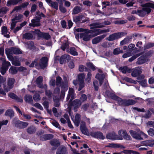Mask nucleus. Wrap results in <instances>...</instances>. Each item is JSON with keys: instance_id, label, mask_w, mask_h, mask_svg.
<instances>
[{"instance_id": "1", "label": "nucleus", "mask_w": 154, "mask_h": 154, "mask_svg": "<svg viewBox=\"0 0 154 154\" xmlns=\"http://www.w3.org/2000/svg\"><path fill=\"white\" fill-rule=\"evenodd\" d=\"M106 94L109 97L117 101L118 105L120 106H126L133 105L135 104L137 102V101L133 99H123L117 96L115 94L112 93L109 91H106Z\"/></svg>"}, {"instance_id": "2", "label": "nucleus", "mask_w": 154, "mask_h": 154, "mask_svg": "<svg viewBox=\"0 0 154 154\" xmlns=\"http://www.w3.org/2000/svg\"><path fill=\"white\" fill-rule=\"evenodd\" d=\"M129 132L131 135L135 139H143L147 137V135L146 134L140 130L137 131V132L133 130H131Z\"/></svg>"}, {"instance_id": "3", "label": "nucleus", "mask_w": 154, "mask_h": 154, "mask_svg": "<svg viewBox=\"0 0 154 154\" xmlns=\"http://www.w3.org/2000/svg\"><path fill=\"white\" fill-rule=\"evenodd\" d=\"M126 34V33L123 32L114 33L110 35L108 38H107V40L110 41H113L115 39L120 38Z\"/></svg>"}, {"instance_id": "4", "label": "nucleus", "mask_w": 154, "mask_h": 154, "mask_svg": "<svg viewBox=\"0 0 154 154\" xmlns=\"http://www.w3.org/2000/svg\"><path fill=\"white\" fill-rule=\"evenodd\" d=\"M65 77L63 78L64 81L63 82L61 77L58 76L56 77V85L57 86H60L61 88L63 87L65 88V86H68V82L67 80L65 79Z\"/></svg>"}, {"instance_id": "5", "label": "nucleus", "mask_w": 154, "mask_h": 154, "mask_svg": "<svg viewBox=\"0 0 154 154\" xmlns=\"http://www.w3.org/2000/svg\"><path fill=\"white\" fill-rule=\"evenodd\" d=\"M69 106H73V110L75 112L77 111L78 108L80 106L82 105V102L81 101L78 99H75L74 100H72L71 101H69Z\"/></svg>"}, {"instance_id": "6", "label": "nucleus", "mask_w": 154, "mask_h": 154, "mask_svg": "<svg viewBox=\"0 0 154 154\" xmlns=\"http://www.w3.org/2000/svg\"><path fill=\"white\" fill-rule=\"evenodd\" d=\"M35 33L37 35L38 38H44L46 40H49L51 38V36L48 33L43 32L40 31L39 29H36L35 30Z\"/></svg>"}, {"instance_id": "7", "label": "nucleus", "mask_w": 154, "mask_h": 154, "mask_svg": "<svg viewBox=\"0 0 154 154\" xmlns=\"http://www.w3.org/2000/svg\"><path fill=\"white\" fill-rule=\"evenodd\" d=\"M48 59L46 57H42L40 59L39 65L42 69H44L48 66Z\"/></svg>"}, {"instance_id": "8", "label": "nucleus", "mask_w": 154, "mask_h": 154, "mask_svg": "<svg viewBox=\"0 0 154 154\" xmlns=\"http://www.w3.org/2000/svg\"><path fill=\"white\" fill-rule=\"evenodd\" d=\"M106 138L108 139L111 140H123L122 137L121 136H118L114 132L107 134L106 135Z\"/></svg>"}, {"instance_id": "9", "label": "nucleus", "mask_w": 154, "mask_h": 154, "mask_svg": "<svg viewBox=\"0 0 154 154\" xmlns=\"http://www.w3.org/2000/svg\"><path fill=\"white\" fill-rule=\"evenodd\" d=\"M89 31L88 32H84L81 33H80V38H82L84 41L88 42L90 40L91 38V35H89Z\"/></svg>"}, {"instance_id": "10", "label": "nucleus", "mask_w": 154, "mask_h": 154, "mask_svg": "<svg viewBox=\"0 0 154 154\" xmlns=\"http://www.w3.org/2000/svg\"><path fill=\"white\" fill-rule=\"evenodd\" d=\"M12 124L13 125H28L27 122H22L17 117L14 118L12 120Z\"/></svg>"}, {"instance_id": "11", "label": "nucleus", "mask_w": 154, "mask_h": 154, "mask_svg": "<svg viewBox=\"0 0 154 154\" xmlns=\"http://www.w3.org/2000/svg\"><path fill=\"white\" fill-rule=\"evenodd\" d=\"M119 136H121L122 138H124L127 140H130L131 137L129 135L127 134L126 131L125 130H120L118 131Z\"/></svg>"}, {"instance_id": "12", "label": "nucleus", "mask_w": 154, "mask_h": 154, "mask_svg": "<svg viewBox=\"0 0 154 154\" xmlns=\"http://www.w3.org/2000/svg\"><path fill=\"white\" fill-rule=\"evenodd\" d=\"M75 92L73 89L72 88H70L69 89L68 94L66 98V100L68 101L69 99L70 102L72 100L75 98Z\"/></svg>"}, {"instance_id": "13", "label": "nucleus", "mask_w": 154, "mask_h": 154, "mask_svg": "<svg viewBox=\"0 0 154 154\" xmlns=\"http://www.w3.org/2000/svg\"><path fill=\"white\" fill-rule=\"evenodd\" d=\"M70 56L69 55H63L60 59V63L63 64L66 62H68L70 60Z\"/></svg>"}, {"instance_id": "14", "label": "nucleus", "mask_w": 154, "mask_h": 154, "mask_svg": "<svg viewBox=\"0 0 154 154\" xmlns=\"http://www.w3.org/2000/svg\"><path fill=\"white\" fill-rule=\"evenodd\" d=\"M106 35V34H103L94 38L92 40V43L93 44H96L100 42Z\"/></svg>"}, {"instance_id": "15", "label": "nucleus", "mask_w": 154, "mask_h": 154, "mask_svg": "<svg viewBox=\"0 0 154 154\" xmlns=\"http://www.w3.org/2000/svg\"><path fill=\"white\" fill-rule=\"evenodd\" d=\"M137 60L136 63L138 65L142 64L147 61V59L144 54L139 57Z\"/></svg>"}, {"instance_id": "16", "label": "nucleus", "mask_w": 154, "mask_h": 154, "mask_svg": "<svg viewBox=\"0 0 154 154\" xmlns=\"http://www.w3.org/2000/svg\"><path fill=\"white\" fill-rule=\"evenodd\" d=\"M90 135L94 138L102 140H103L105 138V137L103 136V134L99 132L95 133H91Z\"/></svg>"}, {"instance_id": "17", "label": "nucleus", "mask_w": 154, "mask_h": 154, "mask_svg": "<svg viewBox=\"0 0 154 154\" xmlns=\"http://www.w3.org/2000/svg\"><path fill=\"white\" fill-rule=\"evenodd\" d=\"M27 45L29 50H32L33 51L35 52L38 50V49H37L38 50H37L36 47L34 45V42L32 41H30L28 42Z\"/></svg>"}, {"instance_id": "18", "label": "nucleus", "mask_w": 154, "mask_h": 154, "mask_svg": "<svg viewBox=\"0 0 154 154\" xmlns=\"http://www.w3.org/2000/svg\"><path fill=\"white\" fill-rule=\"evenodd\" d=\"M75 125H79L81 120V116L79 114H76L75 119L72 118Z\"/></svg>"}, {"instance_id": "19", "label": "nucleus", "mask_w": 154, "mask_h": 154, "mask_svg": "<svg viewBox=\"0 0 154 154\" xmlns=\"http://www.w3.org/2000/svg\"><path fill=\"white\" fill-rule=\"evenodd\" d=\"M22 2V0H9L7 2L6 5L8 7L11 5H14L18 3H21Z\"/></svg>"}, {"instance_id": "20", "label": "nucleus", "mask_w": 154, "mask_h": 154, "mask_svg": "<svg viewBox=\"0 0 154 154\" xmlns=\"http://www.w3.org/2000/svg\"><path fill=\"white\" fill-rule=\"evenodd\" d=\"M91 31H92V32H95L96 33L97 35H98L103 33L109 32V29H108L100 30V29H95L91 30Z\"/></svg>"}, {"instance_id": "21", "label": "nucleus", "mask_w": 154, "mask_h": 154, "mask_svg": "<svg viewBox=\"0 0 154 154\" xmlns=\"http://www.w3.org/2000/svg\"><path fill=\"white\" fill-rule=\"evenodd\" d=\"M56 154H67V150L65 147L60 146L57 149Z\"/></svg>"}, {"instance_id": "22", "label": "nucleus", "mask_w": 154, "mask_h": 154, "mask_svg": "<svg viewBox=\"0 0 154 154\" xmlns=\"http://www.w3.org/2000/svg\"><path fill=\"white\" fill-rule=\"evenodd\" d=\"M43 78L41 76L38 77L36 80L35 83L37 85L38 87L40 88H43V87L42 84Z\"/></svg>"}, {"instance_id": "23", "label": "nucleus", "mask_w": 154, "mask_h": 154, "mask_svg": "<svg viewBox=\"0 0 154 154\" xmlns=\"http://www.w3.org/2000/svg\"><path fill=\"white\" fill-rule=\"evenodd\" d=\"M142 146H152L154 145V140H149L142 141L141 142Z\"/></svg>"}, {"instance_id": "24", "label": "nucleus", "mask_w": 154, "mask_h": 154, "mask_svg": "<svg viewBox=\"0 0 154 154\" xmlns=\"http://www.w3.org/2000/svg\"><path fill=\"white\" fill-rule=\"evenodd\" d=\"M50 144L54 147L52 148L53 150H55L60 145L59 141L57 139H54L50 142Z\"/></svg>"}, {"instance_id": "25", "label": "nucleus", "mask_w": 154, "mask_h": 154, "mask_svg": "<svg viewBox=\"0 0 154 154\" xmlns=\"http://www.w3.org/2000/svg\"><path fill=\"white\" fill-rule=\"evenodd\" d=\"M66 51L72 55L77 56L78 55V52L76 51V49L74 47H71L69 48H67Z\"/></svg>"}, {"instance_id": "26", "label": "nucleus", "mask_w": 154, "mask_h": 154, "mask_svg": "<svg viewBox=\"0 0 154 154\" xmlns=\"http://www.w3.org/2000/svg\"><path fill=\"white\" fill-rule=\"evenodd\" d=\"M9 52H12L14 54H19L22 53L20 49L14 47H12L10 49H9Z\"/></svg>"}, {"instance_id": "27", "label": "nucleus", "mask_w": 154, "mask_h": 154, "mask_svg": "<svg viewBox=\"0 0 154 154\" xmlns=\"http://www.w3.org/2000/svg\"><path fill=\"white\" fill-rule=\"evenodd\" d=\"M119 70L122 73L125 74L126 72L130 73L131 72V69L129 68L127 66H125L119 68Z\"/></svg>"}, {"instance_id": "28", "label": "nucleus", "mask_w": 154, "mask_h": 154, "mask_svg": "<svg viewBox=\"0 0 154 154\" xmlns=\"http://www.w3.org/2000/svg\"><path fill=\"white\" fill-rule=\"evenodd\" d=\"M142 73L141 71L139 69H136L133 70L131 72V75L134 77L139 76Z\"/></svg>"}, {"instance_id": "29", "label": "nucleus", "mask_w": 154, "mask_h": 154, "mask_svg": "<svg viewBox=\"0 0 154 154\" xmlns=\"http://www.w3.org/2000/svg\"><path fill=\"white\" fill-rule=\"evenodd\" d=\"M5 115L10 117V118L13 117L14 116V112L12 109H7L5 113Z\"/></svg>"}, {"instance_id": "30", "label": "nucleus", "mask_w": 154, "mask_h": 154, "mask_svg": "<svg viewBox=\"0 0 154 154\" xmlns=\"http://www.w3.org/2000/svg\"><path fill=\"white\" fill-rule=\"evenodd\" d=\"M86 65L87 67V68L89 69V71H90V70L94 71L96 69V67L91 62H88L86 64Z\"/></svg>"}, {"instance_id": "31", "label": "nucleus", "mask_w": 154, "mask_h": 154, "mask_svg": "<svg viewBox=\"0 0 154 154\" xmlns=\"http://www.w3.org/2000/svg\"><path fill=\"white\" fill-rule=\"evenodd\" d=\"M9 10V9L7 7H3L0 8V17H2Z\"/></svg>"}, {"instance_id": "32", "label": "nucleus", "mask_w": 154, "mask_h": 154, "mask_svg": "<svg viewBox=\"0 0 154 154\" xmlns=\"http://www.w3.org/2000/svg\"><path fill=\"white\" fill-rule=\"evenodd\" d=\"M33 35L30 33H26L23 35V38L27 40L32 39L33 38Z\"/></svg>"}, {"instance_id": "33", "label": "nucleus", "mask_w": 154, "mask_h": 154, "mask_svg": "<svg viewBox=\"0 0 154 154\" xmlns=\"http://www.w3.org/2000/svg\"><path fill=\"white\" fill-rule=\"evenodd\" d=\"M31 22L32 23H30L29 24V26H30L35 27V26H38L41 25L40 23H38V21L35 19H32L31 20Z\"/></svg>"}, {"instance_id": "34", "label": "nucleus", "mask_w": 154, "mask_h": 154, "mask_svg": "<svg viewBox=\"0 0 154 154\" xmlns=\"http://www.w3.org/2000/svg\"><path fill=\"white\" fill-rule=\"evenodd\" d=\"M24 99L26 102L31 103L33 102L32 97L31 95L29 94L25 95Z\"/></svg>"}, {"instance_id": "35", "label": "nucleus", "mask_w": 154, "mask_h": 154, "mask_svg": "<svg viewBox=\"0 0 154 154\" xmlns=\"http://www.w3.org/2000/svg\"><path fill=\"white\" fill-rule=\"evenodd\" d=\"M61 88H62V90L61 92L60 97L61 99H63L65 94V92L68 90V86H65V88L63 87Z\"/></svg>"}, {"instance_id": "36", "label": "nucleus", "mask_w": 154, "mask_h": 154, "mask_svg": "<svg viewBox=\"0 0 154 154\" xmlns=\"http://www.w3.org/2000/svg\"><path fill=\"white\" fill-rule=\"evenodd\" d=\"M53 137V136L52 134L44 135L42 136L40 138V140H49Z\"/></svg>"}, {"instance_id": "37", "label": "nucleus", "mask_w": 154, "mask_h": 154, "mask_svg": "<svg viewBox=\"0 0 154 154\" xmlns=\"http://www.w3.org/2000/svg\"><path fill=\"white\" fill-rule=\"evenodd\" d=\"M23 15L21 14H19L17 16H15L14 18L11 19V21H17V22L21 21V19L23 18Z\"/></svg>"}, {"instance_id": "38", "label": "nucleus", "mask_w": 154, "mask_h": 154, "mask_svg": "<svg viewBox=\"0 0 154 154\" xmlns=\"http://www.w3.org/2000/svg\"><path fill=\"white\" fill-rule=\"evenodd\" d=\"M137 13V14L140 17H144L146 15V13L144 12V11L142 9L141 10H137V11H135L134 12V11L132 12V14Z\"/></svg>"}, {"instance_id": "39", "label": "nucleus", "mask_w": 154, "mask_h": 154, "mask_svg": "<svg viewBox=\"0 0 154 154\" xmlns=\"http://www.w3.org/2000/svg\"><path fill=\"white\" fill-rule=\"evenodd\" d=\"M82 8L79 6H76L73 9L72 14H77L81 11Z\"/></svg>"}, {"instance_id": "40", "label": "nucleus", "mask_w": 154, "mask_h": 154, "mask_svg": "<svg viewBox=\"0 0 154 154\" xmlns=\"http://www.w3.org/2000/svg\"><path fill=\"white\" fill-rule=\"evenodd\" d=\"M85 76L84 73H81L78 75V79L79 82H84Z\"/></svg>"}, {"instance_id": "41", "label": "nucleus", "mask_w": 154, "mask_h": 154, "mask_svg": "<svg viewBox=\"0 0 154 154\" xmlns=\"http://www.w3.org/2000/svg\"><path fill=\"white\" fill-rule=\"evenodd\" d=\"M124 52L121 48H117L114 49L113 50V53L114 55H118L119 54L123 53Z\"/></svg>"}, {"instance_id": "42", "label": "nucleus", "mask_w": 154, "mask_h": 154, "mask_svg": "<svg viewBox=\"0 0 154 154\" xmlns=\"http://www.w3.org/2000/svg\"><path fill=\"white\" fill-rule=\"evenodd\" d=\"M80 129L82 133L86 135H88L89 132L85 126H81Z\"/></svg>"}, {"instance_id": "43", "label": "nucleus", "mask_w": 154, "mask_h": 154, "mask_svg": "<svg viewBox=\"0 0 154 154\" xmlns=\"http://www.w3.org/2000/svg\"><path fill=\"white\" fill-rule=\"evenodd\" d=\"M9 72L12 75L16 74L18 70L17 69V67L15 66H12L9 70Z\"/></svg>"}, {"instance_id": "44", "label": "nucleus", "mask_w": 154, "mask_h": 154, "mask_svg": "<svg viewBox=\"0 0 154 154\" xmlns=\"http://www.w3.org/2000/svg\"><path fill=\"white\" fill-rule=\"evenodd\" d=\"M79 71L81 72H82L84 71L85 72L89 71V69H88L86 66L83 65H81L79 66Z\"/></svg>"}, {"instance_id": "45", "label": "nucleus", "mask_w": 154, "mask_h": 154, "mask_svg": "<svg viewBox=\"0 0 154 154\" xmlns=\"http://www.w3.org/2000/svg\"><path fill=\"white\" fill-rule=\"evenodd\" d=\"M131 36H127L126 38H125L123 40L120 42V45H124L129 41V39H131Z\"/></svg>"}, {"instance_id": "46", "label": "nucleus", "mask_w": 154, "mask_h": 154, "mask_svg": "<svg viewBox=\"0 0 154 154\" xmlns=\"http://www.w3.org/2000/svg\"><path fill=\"white\" fill-rule=\"evenodd\" d=\"M109 147L114 148H125V147L122 145L118 144L112 143L109 144Z\"/></svg>"}, {"instance_id": "47", "label": "nucleus", "mask_w": 154, "mask_h": 154, "mask_svg": "<svg viewBox=\"0 0 154 154\" xmlns=\"http://www.w3.org/2000/svg\"><path fill=\"white\" fill-rule=\"evenodd\" d=\"M143 53V52L140 53L132 56L129 59L128 61L130 62L133 61L135 59L142 54Z\"/></svg>"}, {"instance_id": "48", "label": "nucleus", "mask_w": 154, "mask_h": 154, "mask_svg": "<svg viewBox=\"0 0 154 154\" xmlns=\"http://www.w3.org/2000/svg\"><path fill=\"white\" fill-rule=\"evenodd\" d=\"M140 6L141 7H150L154 9V4L150 2H147L145 4L141 5Z\"/></svg>"}, {"instance_id": "49", "label": "nucleus", "mask_w": 154, "mask_h": 154, "mask_svg": "<svg viewBox=\"0 0 154 154\" xmlns=\"http://www.w3.org/2000/svg\"><path fill=\"white\" fill-rule=\"evenodd\" d=\"M154 47V43L149 42L144 46V50Z\"/></svg>"}, {"instance_id": "50", "label": "nucleus", "mask_w": 154, "mask_h": 154, "mask_svg": "<svg viewBox=\"0 0 154 154\" xmlns=\"http://www.w3.org/2000/svg\"><path fill=\"white\" fill-rule=\"evenodd\" d=\"M83 16L82 15L77 16L74 17L73 18V21L76 23L81 21L82 19Z\"/></svg>"}, {"instance_id": "51", "label": "nucleus", "mask_w": 154, "mask_h": 154, "mask_svg": "<svg viewBox=\"0 0 154 154\" xmlns=\"http://www.w3.org/2000/svg\"><path fill=\"white\" fill-rule=\"evenodd\" d=\"M95 78L98 80H103L105 78V75L103 74L97 73L96 75Z\"/></svg>"}, {"instance_id": "52", "label": "nucleus", "mask_w": 154, "mask_h": 154, "mask_svg": "<svg viewBox=\"0 0 154 154\" xmlns=\"http://www.w3.org/2000/svg\"><path fill=\"white\" fill-rule=\"evenodd\" d=\"M138 82L139 83V84L142 87H146L147 86V80L146 79H144L141 81H138Z\"/></svg>"}, {"instance_id": "53", "label": "nucleus", "mask_w": 154, "mask_h": 154, "mask_svg": "<svg viewBox=\"0 0 154 154\" xmlns=\"http://www.w3.org/2000/svg\"><path fill=\"white\" fill-rule=\"evenodd\" d=\"M8 67H6L3 66H2L0 68V72L2 75H4L6 73V72L8 69Z\"/></svg>"}, {"instance_id": "54", "label": "nucleus", "mask_w": 154, "mask_h": 154, "mask_svg": "<svg viewBox=\"0 0 154 154\" xmlns=\"http://www.w3.org/2000/svg\"><path fill=\"white\" fill-rule=\"evenodd\" d=\"M54 106L57 107H59L60 105V104L59 102V99H58L57 98L54 100Z\"/></svg>"}, {"instance_id": "55", "label": "nucleus", "mask_w": 154, "mask_h": 154, "mask_svg": "<svg viewBox=\"0 0 154 154\" xmlns=\"http://www.w3.org/2000/svg\"><path fill=\"white\" fill-rule=\"evenodd\" d=\"M12 64L16 66H20L21 64L19 61L17 60H12Z\"/></svg>"}, {"instance_id": "56", "label": "nucleus", "mask_w": 154, "mask_h": 154, "mask_svg": "<svg viewBox=\"0 0 154 154\" xmlns=\"http://www.w3.org/2000/svg\"><path fill=\"white\" fill-rule=\"evenodd\" d=\"M51 7L56 9V10L58 9V5L57 2H53L50 5Z\"/></svg>"}, {"instance_id": "57", "label": "nucleus", "mask_w": 154, "mask_h": 154, "mask_svg": "<svg viewBox=\"0 0 154 154\" xmlns=\"http://www.w3.org/2000/svg\"><path fill=\"white\" fill-rule=\"evenodd\" d=\"M11 66L10 63L8 61H6L5 60H4L3 62L2 66H3L6 67H8L9 68V67Z\"/></svg>"}, {"instance_id": "58", "label": "nucleus", "mask_w": 154, "mask_h": 154, "mask_svg": "<svg viewBox=\"0 0 154 154\" xmlns=\"http://www.w3.org/2000/svg\"><path fill=\"white\" fill-rule=\"evenodd\" d=\"M124 152L126 154L133 153L134 154H138V153L135 151L130 150H124Z\"/></svg>"}, {"instance_id": "59", "label": "nucleus", "mask_w": 154, "mask_h": 154, "mask_svg": "<svg viewBox=\"0 0 154 154\" xmlns=\"http://www.w3.org/2000/svg\"><path fill=\"white\" fill-rule=\"evenodd\" d=\"M87 95L85 94H82L79 100L81 101L82 102H84L87 100Z\"/></svg>"}, {"instance_id": "60", "label": "nucleus", "mask_w": 154, "mask_h": 154, "mask_svg": "<svg viewBox=\"0 0 154 154\" xmlns=\"http://www.w3.org/2000/svg\"><path fill=\"white\" fill-rule=\"evenodd\" d=\"M15 80L14 78H11L8 81V85L9 86H11L14 84Z\"/></svg>"}, {"instance_id": "61", "label": "nucleus", "mask_w": 154, "mask_h": 154, "mask_svg": "<svg viewBox=\"0 0 154 154\" xmlns=\"http://www.w3.org/2000/svg\"><path fill=\"white\" fill-rule=\"evenodd\" d=\"M8 32L7 28L6 26H3L2 27V34H6Z\"/></svg>"}, {"instance_id": "62", "label": "nucleus", "mask_w": 154, "mask_h": 154, "mask_svg": "<svg viewBox=\"0 0 154 154\" xmlns=\"http://www.w3.org/2000/svg\"><path fill=\"white\" fill-rule=\"evenodd\" d=\"M60 23L63 29H68L67 27L66 22L64 20H63L60 22Z\"/></svg>"}, {"instance_id": "63", "label": "nucleus", "mask_w": 154, "mask_h": 154, "mask_svg": "<svg viewBox=\"0 0 154 154\" xmlns=\"http://www.w3.org/2000/svg\"><path fill=\"white\" fill-rule=\"evenodd\" d=\"M119 120L115 119H111L109 120V123L110 124H116Z\"/></svg>"}, {"instance_id": "64", "label": "nucleus", "mask_w": 154, "mask_h": 154, "mask_svg": "<svg viewBox=\"0 0 154 154\" xmlns=\"http://www.w3.org/2000/svg\"><path fill=\"white\" fill-rule=\"evenodd\" d=\"M69 46V44L67 43H63L61 45V48L63 51H65L66 48Z\"/></svg>"}]
</instances>
